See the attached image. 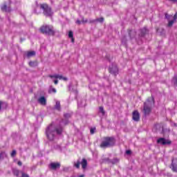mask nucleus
Wrapping results in <instances>:
<instances>
[{
    "instance_id": "c9c22d12",
    "label": "nucleus",
    "mask_w": 177,
    "mask_h": 177,
    "mask_svg": "<svg viewBox=\"0 0 177 177\" xmlns=\"http://www.w3.org/2000/svg\"><path fill=\"white\" fill-rule=\"evenodd\" d=\"M174 20H176L177 19V12L174 16Z\"/></svg>"
},
{
    "instance_id": "412c9836",
    "label": "nucleus",
    "mask_w": 177,
    "mask_h": 177,
    "mask_svg": "<svg viewBox=\"0 0 177 177\" xmlns=\"http://www.w3.org/2000/svg\"><path fill=\"white\" fill-rule=\"evenodd\" d=\"M104 21V19L103 17L95 19V21H98L99 23H103Z\"/></svg>"
},
{
    "instance_id": "cd10ccee",
    "label": "nucleus",
    "mask_w": 177,
    "mask_h": 177,
    "mask_svg": "<svg viewBox=\"0 0 177 177\" xmlns=\"http://www.w3.org/2000/svg\"><path fill=\"white\" fill-rule=\"evenodd\" d=\"M16 156V150H13L11 153V157H15Z\"/></svg>"
},
{
    "instance_id": "f8f14e48",
    "label": "nucleus",
    "mask_w": 177,
    "mask_h": 177,
    "mask_svg": "<svg viewBox=\"0 0 177 177\" xmlns=\"http://www.w3.org/2000/svg\"><path fill=\"white\" fill-rule=\"evenodd\" d=\"M171 166L174 172H177V158H174L172 160Z\"/></svg>"
},
{
    "instance_id": "4be33fe9",
    "label": "nucleus",
    "mask_w": 177,
    "mask_h": 177,
    "mask_svg": "<svg viewBox=\"0 0 177 177\" xmlns=\"http://www.w3.org/2000/svg\"><path fill=\"white\" fill-rule=\"evenodd\" d=\"M75 167L76 168H80V165H81V162H80L79 160H77V162L76 163H75Z\"/></svg>"
},
{
    "instance_id": "a211bd4d",
    "label": "nucleus",
    "mask_w": 177,
    "mask_h": 177,
    "mask_svg": "<svg viewBox=\"0 0 177 177\" xmlns=\"http://www.w3.org/2000/svg\"><path fill=\"white\" fill-rule=\"evenodd\" d=\"M6 157V153L1 152L0 153V160H3Z\"/></svg>"
},
{
    "instance_id": "9d476101",
    "label": "nucleus",
    "mask_w": 177,
    "mask_h": 177,
    "mask_svg": "<svg viewBox=\"0 0 177 177\" xmlns=\"http://www.w3.org/2000/svg\"><path fill=\"white\" fill-rule=\"evenodd\" d=\"M133 121H139L140 120V115L138 111H134L133 112Z\"/></svg>"
},
{
    "instance_id": "393cba45",
    "label": "nucleus",
    "mask_w": 177,
    "mask_h": 177,
    "mask_svg": "<svg viewBox=\"0 0 177 177\" xmlns=\"http://www.w3.org/2000/svg\"><path fill=\"white\" fill-rule=\"evenodd\" d=\"M70 117H71V114H70V113H65L64 114V118H70Z\"/></svg>"
},
{
    "instance_id": "2eb2a0df",
    "label": "nucleus",
    "mask_w": 177,
    "mask_h": 177,
    "mask_svg": "<svg viewBox=\"0 0 177 177\" xmlns=\"http://www.w3.org/2000/svg\"><path fill=\"white\" fill-rule=\"evenodd\" d=\"M81 165H82V168L83 169H85V168H86V165H88V162L86 161V159H83L81 162Z\"/></svg>"
},
{
    "instance_id": "72a5a7b5",
    "label": "nucleus",
    "mask_w": 177,
    "mask_h": 177,
    "mask_svg": "<svg viewBox=\"0 0 177 177\" xmlns=\"http://www.w3.org/2000/svg\"><path fill=\"white\" fill-rule=\"evenodd\" d=\"M174 80H175L174 84H175V85L177 86V77H175Z\"/></svg>"
},
{
    "instance_id": "473e14b6",
    "label": "nucleus",
    "mask_w": 177,
    "mask_h": 177,
    "mask_svg": "<svg viewBox=\"0 0 177 177\" xmlns=\"http://www.w3.org/2000/svg\"><path fill=\"white\" fill-rule=\"evenodd\" d=\"M165 17H166V19H169L171 17V16L168 15V14H166Z\"/></svg>"
},
{
    "instance_id": "f257e3e1",
    "label": "nucleus",
    "mask_w": 177,
    "mask_h": 177,
    "mask_svg": "<svg viewBox=\"0 0 177 177\" xmlns=\"http://www.w3.org/2000/svg\"><path fill=\"white\" fill-rule=\"evenodd\" d=\"M63 132L62 127H56L54 124H50L46 129V135L48 140H55L56 135H60Z\"/></svg>"
},
{
    "instance_id": "4c0bfd02",
    "label": "nucleus",
    "mask_w": 177,
    "mask_h": 177,
    "mask_svg": "<svg viewBox=\"0 0 177 177\" xmlns=\"http://www.w3.org/2000/svg\"><path fill=\"white\" fill-rule=\"evenodd\" d=\"M76 24H81V21L77 20V21H76Z\"/></svg>"
},
{
    "instance_id": "7ed1b4c3",
    "label": "nucleus",
    "mask_w": 177,
    "mask_h": 177,
    "mask_svg": "<svg viewBox=\"0 0 177 177\" xmlns=\"http://www.w3.org/2000/svg\"><path fill=\"white\" fill-rule=\"evenodd\" d=\"M115 144V140L113 138H105L102 142L100 147L106 149V147H111Z\"/></svg>"
},
{
    "instance_id": "58836bf2",
    "label": "nucleus",
    "mask_w": 177,
    "mask_h": 177,
    "mask_svg": "<svg viewBox=\"0 0 177 177\" xmlns=\"http://www.w3.org/2000/svg\"><path fill=\"white\" fill-rule=\"evenodd\" d=\"M126 154H131V151L130 150H127L126 151Z\"/></svg>"
},
{
    "instance_id": "9b49d317",
    "label": "nucleus",
    "mask_w": 177,
    "mask_h": 177,
    "mask_svg": "<svg viewBox=\"0 0 177 177\" xmlns=\"http://www.w3.org/2000/svg\"><path fill=\"white\" fill-rule=\"evenodd\" d=\"M50 169H57L59 168H60V163L59 162H52L50 164Z\"/></svg>"
},
{
    "instance_id": "423d86ee",
    "label": "nucleus",
    "mask_w": 177,
    "mask_h": 177,
    "mask_svg": "<svg viewBox=\"0 0 177 177\" xmlns=\"http://www.w3.org/2000/svg\"><path fill=\"white\" fill-rule=\"evenodd\" d=\"M109 73H111V74H114V75H117V74H118V68L117 67V64H114L109 67Z\"/></svg>"
},
{
    "instance_id": "f3484780",
    "label": "nucleus",
    "mask_w": 177,
    "mask_h": 177,
    "mask_svg": "<svg viewBox=\"0 0 177 177\" xmlns=\"http://www.w3.org/2000/svg\"><path fill=\"white\" fill-rule=\"evenodd\" d=\"M49 93H56V88L50 86L48 91Z\"/></svg>"
},
{
    "instance_id": "ddd939ff",
    "label": "nucleus",
    "mask_w": 177,
    "mask_h": 177,
    "mask_svg": "<svg viewBox=\"0 0 177 177\" xmlns=\"http://www.w3.org/2000/svg\"><path fill=\"white\" fill-rule=\"evenodd\" d=\"M1 9L3 12H10V7L8 6V5H6V3H4L1 5Z\"/></svg>"
},
{
    "instance_id": "b1692460",
    "label": "nucleus",
    "mask_w": 177,
    "mask_h": 177,
    "mask_svg": "<svg viewBox=\"0 0 177 177\" xmlns=\"http://www.w3.org/2000/svg\"><path fill=\"white\" fill-rule=\"evenodd\" d=\"M100 113H102V115H104V109L102 106L100 107Z\"/></svg>"
},
{
    "instance_id": "f704fd0d",
    "label": "nucleus",
    "mask_w": 177,
    "mask_h": 177,
    "mask_svg": "<svg viewBox=\"0 0 177 177\" xmlns=\"http://www.w3.org/2000/svg\"><path fill=\"white\" fill-rule=\"evenodd\" d=\"M169 1H170L171 2H174V3H177V0H169Z\"/></svg>"
},
{
    "instance_id": "1a4fd4ad",
    "label": "nucleus",
    "mask_w": 177,
    "mask_h": 177,
    "mask_svg": "<svg viewBox=\"0 0 177 177\" xmlns=\"http://www.w3.org/2000/svg\"><path fill=\"white\" fill-rule=\"evenodd\" d=\"M157 142L159 145H163L171 144V141H169V140H167L165 138H162L158 139Z\"/></svg>"
},
{
    "instance_id": "0eeeda50",
    "label": "nucleus",
    "mask_w": 177,
    "mask_h": 177,
    "mask_svg": "<svg viewBox=\"0 0 177 177\" xmlns=\"http://www.w3.org/2000/svg\"><path fill=\"white\" fill-rule=\"evenodd\" d=\"M13 172L14 175L17 177H30L28 174H26L24 172L19 171L18 169H15Z\"/></svg>"
},
{
    "instance_id": "7c9ffc66",
    "label": "nucleus",
    "mask_w": 177,
    "mask_h": 177,
    "mask_svg": "<svg viewBox=\"0 0 177 177\" xmlns=\"http://www.w3.org/2000/svg\"><path fill=\"white\" fill-rule=\"evenodd\" d=\"M59 81L57 80H54V84H55V85H57Z\"/></svg>"
},
{
    "instance_id": "37998d69",
    "label": "nucleus",
    "mask_w": 177,
    "mask_h": 177,
    "mask_svg": "<svg viewBox=\"0 0 177 177\" xmlns=\"http://www.w3.org/2000/svg\"><path fill=\"white\" fill-rule=\"evenodd\" d=\"M174 127H176V123H174Z\"/></svg>"
},
{
    "instance_id": "c756f323",
    "label": "nucleus",
    "mask_w": 177,
    "mask_h": 177,
    "mask_svg": "<svg viewBox=\"0 0 177 177\" xmlns=\"http://www.w3.org/2000/svg\"><path fill=\"white\" fill-rule=\"evenodd\" d=\"M118 161H119L118 159L115 158L113 160L112 162H113V164H117V162H118Z\"/></svg>"
},
{
    "instance_id": "c03bdc74",
    "label": "nucleus",
    "mask_w": 177,
    "mask_h": 177,
    "mask_svg": "<svg viewBox=\"0 0 177 177\" xmlns=\"http://www.w3.org/2000/svg\"><path fill=\"white\" fill-rule=\"evenodd\" d=\"M85 21V23H86V21H83V22H84Z\"/></svg>"
},
{
    "instance_id": "bb28decb",
    "label": "nucleus",
    "mask_w": 177,
    "mask_h": 177,
    "mask_svg": "<svg viewBox=\"0 0 177 177\" xmlns=\"http://www.w3.org/2000/svg\"><path fill=\"white\" fill-rule=\"evenodd\" d=\"M62 124L64 125H67V124H68V120H62Z\"/></svg>"
},
{
    "instance_id": "20e7f679",
    "label": "nucleus",
    "mask_w": 177,
    "mask_h": 177,
    "mask_svg": "<svg viewBox=\"0 0 177 177\" xmlns=\"http://www.w3.org/2000/svg\"><path fill=\"white\" fill-rule=\"evenodd\" d=\"M40 31L43 34H48V35H53L55 34V30H53V26L46 25L41 28Z\"/></svg>"
},
{
    "instance_id": "79ce46f5",
    "label": "nucleus",
    "mask_w": 177,
    "mask_h": 177,
    "mask_svg": "<svg viewBox=\"0 0 177 177\" xmlns=\"http://www.w3.org/2000/svg\"><path fill=\"white\" fill-rule=\"evenodd\" d=\"M71 38H72V39H71L72 42H74V38H73V37H71Z\"/></svg>"
},
{
    "instance_id": "a19ab883",
    "label": "nucleus",
    "mask_w": 177,
    "mask_h": 177,
    "mask_svg": "<svg viewBox=\"0 0 177 177\" xmlns=\"http://www.w3.org/2000/svg\"><path fill=\"white\" fill-rule=\"evenodd\" d=\"M78 177H85V176L84 174H82V175L79 176Z\"/></svg>"
},
{
    "instance_id": "ea45409f",
    "label": "nucleus",
    "mask_w": 177,
    "mask_h": 177,
    "mask_svg": "<svg viewBox=\"0 0 177 177\" xmlns=\"http://www.w3.org/2000/svg\"><path fill=\"white\" fill-rule=\"evenodd\" d=\"M1 106H2V102L0 101V110L1 109Z\"/></svg>"
},
{
    "instance_id": "4468645a",
    "label": "nucleus",
    "mask_w": 177,
    "mask_h": 177,
    "mask_svg": "<svg viewBox=\"0 0 177 177\" xmlns=\"http://www.w3.org/2000/svg\"><path fill=\"white\" fill-rule=\"evenodd\" d=\"M38 102L41 106H46V99L45 97L41 96L38 99Z\"/></svg>"
},
{
    "instance_id": "a878e982",
    "label": "nucleus",
    "mask_w": 177,
    "mask_h": 177,
    "mask_svg": "<svg viewBox=\"0 0 177 177\" xmlns=\"http://www.w3.org/2000/svg\"><path fill=\"white\" fill-rule=\"evenodd\" d=\"M95 131H96L95 128L91 129L90 132L91 135H93V133H95Z\"/></svg>"
},
{
    "instance_id": "2f4dec72",
    "label": "nucleus",
    "mask_w": 177,
    "mask_h": 177,
    "mask_svg": "<svg viewBox=\"0 0 177 177\" xmlns=\"http://www.w3.org/2000/svg\"><path fill=\"white\" fill-rule=\"evenodd\" d=\"M23 163H21V161H18L17 165H19V167H21V165H22Z\"/></svg>"
},
{
    "instance_id": "dca6fc26",
    "label": "nucleus",
    "mask_w": 177,
    "mask_h": 177,
    "mask_svg": "<svg viewBox=\"0 0 177 177\" xmlns=\"http://www.w3.org/2000/svg\"><path fill=\"white\" fill-rule=\"evenodd\" d=\"M27 57H32V56H35V51H28L26 53Z\"/></svg>"
},
{
    "instance_id": "39448f33",
    "label": "nucleus",
    "mask_w": 177,
    "mask_h": 177,
    "mask_svg": "<svg viewBox=\"0 0 177 177\" xmlns=\"http://www.w3.org/2000/svg\"><path fill=\"white\" fill-rule=\"evenodd\" d=\"M40 9L44 10V14L47 17L52 16L53 15L52 10H50V8L48 6L47 4H41Z\"/></svg>"
},
{
    "instance_id": "c85d7f7f",
    "label": "nucleus",
    "mask_w": 177,
    "mask_h": 177,
    "mask_svg": "<svg viewBox=\"0 0 177 177\" xmlns=\"http://www.w3.org/2000/svg\"><path fill=\"white\" fill-rule=\"evenodd\" d=\"M68 37L69 38H73V32L70 31L69 33H68Z\"/></svg>"
},
{
    "instance_id": "6ab92c4d",
    "label": "nucleus",
    "mask_w": 177,
    "mask_h": 177,
    "mask_svg": "<svg viewBox=\"0 0 177 177\" xmlns=\"http://www.w3.org/2000/svg\"><path fill=\"white\" fill-rule=\"evenodd\" d=\"M55 109H56V110H60V102H59V101L56 102Z\"/></svg>"
},
{
    "instance_id": "5701e85b",
    "label": "nucleus",
    "mask_w": 177,
    "mask_h": 177,
    "mask_svg": "<svg viewBox=\"0 0 177 177\" xmlns=\"http://www.w3.org/2000/svg\"><path fill=\"white\" fill-rule=\"evenodd\" d=\"M37 63L36 62H29V66L30 67H34L35 66H36Z\"/></svg>"
},
{
    "instance_id": "aec40b11",
    "label": "nucleus",
    "mask_w": 177,
    "mask_h": 177,
    "mask_svg": "<svg viewBox=\"0 0 177 177\" xmlns=\"http://www.w3.org/2000/svg\"><path fill=\"white\" fill-rule=\"evenodd\" d=\"M174 23H175V18H174L173 20L169 21L168 26L172 27V26L174 25Z\"/></svg>"
},
{
    "instance_id": "e433bc0d",
    "label": "nucleus",
    "mask_w": 177,
    "mask_h": 177,
    "mask_svg": "<svg viewBox=\"0 0 177 177\" xmlns=\"http://www.w3.org/2000/svg\"><path fill=\"white\" fill-rule=\"evenodd\" d=\"M174 20H176L177 19V12L174 16Z\"/></svg>"
},
{
    "instance_id": "6e6552de",
    "label": "nucleus",
    "mask_w": 177,
    "mask_h": 177,
    "mask_svg": "<svg viewBox=\"0 0 177 177\" xmlns=\"http://www.w3.org/2000/svg\"><path fill=\"white\" fill-rule=\"evenodd\" d=\"M50 78H51L52 80L55 79V80H63V81H67V77H63V75H49Z\"/></svg>"
},
{
    "instance_id": "f03ea898",
    "label": "nucleus",
    "mask_w": 177,
    "mask_h": 177,
    "mask_svg": "<svg viewBox=\"0 0 177 177\" xmlns=\"http://www.w3.org/2000/svg\"><path fill=\"white\" fill-rule=\"evenodd\" d=\"M154 104V99L153 97L149 98L146 102L144 103V114L149 115L151 111V106Z\"/></svg>"
}]
</instances>
